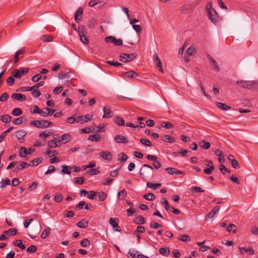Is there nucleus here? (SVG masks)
I'll return each instance as SVG.
<instances>
[{
  "instance_id": "obj_1",
  "label": "nucleus",
  "mask_w": 258,
  "mask_h": 258,
  "mask_svg": "<svg viewBox=\"0 0 258 258\" xmlns=\"http://www.w3.org/2000/svg\"><path fill=\"white\" fill-rule=\"evenodd\" d=\"M139 174L141 177L144 180L151 179L153 176V168L148 164H143L140 169Z\"/></svg>"
},
{
  "instance_id": "obj_2",
  "label": "nucleus",
  "mask_w": 258,
  "mask_h": 258,
  "mask_svg": "<svg viewBox=\"0 0 258 258\" xmlns=\"http://www.w3.org/2000/svg\"><path fill=\"white\" fill-rule=\"evenodd\" d=\"M236 84L240 87L251 90L255 88L257 82L254 81L238 80Z\"/></svg>"
},
{
  "instance_id": "obj_3",
  "label": "nucleus",
  "mask_w": 258,
  "mask_h": 258,
  "mask_svg": "<svg viewBox=\"0 0 258 258\" xmlns=\"http://www.w3.org/2000/svg\"><path fill=\"white\" fill-rule=\"evenodd\" d=\"M52 123V122L46 120H34L30 122V125L38 128H45L49 127Z\"/></svg>"
},
{
  "instance_id": "obj_4",
  "label": "nucleus",
  "mask_w": 258,
  "mask_h": 258,
  "mask_svg": "<svg viewBox=\"0 0 258 258\" xmlns=\"http://www.w3.org/2000/svg\"><path fill=\"white\" fill-rule=\"evenodd\" d=\"M78 33L80 36V40L85 44L89 43V40L86 36L87 33L85 27L83 25H80L78 28Z\"/></svg>"
},
{
  "instance_id": "obj_5",
  "label": "nucleus",
  "mask_w": 258,
  "mask_h": 258,
  "mask_svg": "<svg viewBox=\"0 0 258 258\" xmlns=\"http://www.w3.org/2000/svg\"><path fill=\"white\" fill-rule=\"evenodd\" d=\"M137 56V53H133L131 54H127L122 53L119 55V60L122 62H130L134 60Z\"/></svg>"
},
{
  "instance_id": "obj_6",
  "label": "nucleus",
  "mask_w": 258,
  "mask_h": 258,
  "mask_svg": "<svg viewBox=\"0 0 258 258\" xmlns=\"http://www.w3.org/2000/svg\"><path fill=\"white\" fill-rule=\"evenodd\" d=\"M28 72V69L27 68H20L19 70L16 69L12 71L11 74L16 78H20Z\"/></svg>"
},
{
  "instance_id": "obj_7",
  "label": "nucleus",
  "mask_w": 258,
  "mask_h": 258,
  "mask_svg": "<svg viewBox=\"0 0 258 258\" xmlns=\"http://www.w3.org/2000/svg\"><path fill=\"white\" fill-rule=\"evenodd\" d=\"M148 160L153 161V166L156 169H158L161 167V163L157 160V157L153 155H148L146 156Z\"/></svg>"
},
{
  "instance_id": "obj_8",
  "label": "nucleus",
  "mask_w": 258,
  "mask_h": 258,
  "mask_svg": "<svg viewBox=\"0 0 258 258\" xmlns=\"http://www.w3.org/2000/svg\"><path fill=\"white\" fill-rule=\"evenodd\" d=\"M35 149L32 147L28 148V150L25 147H22L20 148L19 156L21 157H25L27 155L33 153Z\"/></svg>"
},
{
  "instance_id": "obj_9",
  "label": "nucleus",
  "mask_w": 258,
  "mask_h": 258,
  "mask_svg": "<svg viewBox=\"0 0 258 258\" xmlns=\"http://www.w3.org/2000/svg\"><path fill=\"white\" fill-rule=\"evenodd\" d=\"M93 116L90 114H87L85 116L81 115L77 117L76 122L83 124L92 119Z\"/></svg>"
},
{
  "instance_id": "obj_10",
  "label": "nucleus",
  "mask_w": 258,
  "mask_h": 258,
  "mask_svg": "<svg viewBox=\"0 0 258 258\" xmlns=\"http://www.w3.org/2000/svg\"><path fill=\"white\" fill-rule=\"evenodd\" d=\"M119 220L116 218H110L109 219V223L112 226L115 231L117 232L121 231L120 228L118 226Z\"/></svg>"
},
{
  "instance_id": "obj_11",
  "label": "nucleus",
  "mask_w": 258,
  "mask_h": 258,
  "mask_svg": "<svg viewBox=\"0 0 258 258\" xmlns=\"http://www.w3.org/2000/svg\"><path fill=\"white\" fill-rule=\"evenodd\" d=\"M153 59H154V62H155V63L156 64V68L159 70V71L160 72L163 73L164 72V71H163V70L162 69V67L161 61L159 57H158V56L156 54H155L154 55Z\"/></svg>"
},
{
  "instance_id": "obj_12",
  "label": "nucleus",
  "mask_w": 258,
  "mask_h": 258,
  "mask_svg": "<svg viewBox=\"0 0 258 258\" xmlns=\"http://www.w3.org/2000/svg\"><path fill=\"white\" fill-rule=\"evenodd\" d=\"M19 164L17 166V167L14 170V172H18L23 169L28 167L30 166V164L25 162H19Z\"/></svg>"
},
{
  "instance_id": "obj_13",
  "label": "nucleus",
  "mask_w": 258,
  "mask_h": 258,
  "mask_svg": "<svg viewBox=\"0 0 258 258\" xmlns=\"http://www.w3.org/2000/svg\"><path fill=\"white\" fill-rule=\"evenodd\" d=\"M207 13L208 14L209 18L213 23H215L217 22L218 16L217 12L215 10H214L211 12H208Z\"/></svg>"
},
{
  "instance_id": "obj_14",
  "label": "nucleus",
  "mask_w": 258,
  "mask_h": 258,
  "mask_svg": "<svg viewBox=\"0 0 258 258\" xmlns=\"http://www.w3.org/2000/svg\"><path fill=\"white\" fill-rule=\"evenodd\" d=\"M165 170L170 175H179L183 173L182 171L172 167L166 168Z\"/></svg>"
},
{
  "instance_id": "obj_15",
  "label": "nucleus",
  "mask_w": 258,
  "mask_h": 258,
  "mask_svg": "<svg viewBox=\"0 0 258 258\" xmlns=\"http://www.w3.org/2000/svg\"><path fill=\"white\" fill-rule=\"evenodd\" d=\"M99 155L106 160L111 161L112 160V154L109 151H102L99 153Z\"/></svg>"
},
{
  "instance_id": "obj_16",
  "label": "nucleus",
  "mask_w": 258,
  "mask_h": 258,
  "mask_svg": "<svg viewBox=\"0 0 258 258\" xmlns=\"http://www.w3.org/2000/svg\"><path fill=\"white\" fill-rule=\"evenodd\" d=\"M83 9L80 7L78 9L75 15V21L77 23H79L82 19V15L83 14Z\"/></svg>"
},
{
  "instance_id": "obj_17",
  "label": "nucleus",
  "mask_w": 258,
  "mask_h": 258,
  "mask_svg": "<svg viewBox=\"0 0 258 258\" xmlns=\"http://www.w3.org/2000/svg\"><path fill=\"white\" fill-rule=\"evenodd\" d=\"M139 74L133 71H128L125 73H123L121 75V77L125 78V77H128L130 78H134L135 77H138Z\"/></svg>"
},
{
  "instance_id": "obj_18",
  "label": "nucleus",
  "mask_w": 258,
  "mask_h": 258,
  "mask_svg": "<svg viewBox=\"0 0 258 258\" xmlns=\"http://www.w3.org/2000/svg\"><path fill=\"white\" fill-rule=\"evenodd\" d=\"M15 135L20 142L23 143L24 141L23 138L26 136V133L24 130H19L15 133Z\"/></svg>"
},
{
  "instance_id": "obj_19",
  "label": "nucleus",
  "mask_w": 258,
  "mask_h": 258,
  "mask_svg": "<svg viewBox=\"0 0 258 258\" xmlns=\"http://www.w3.org/2000/svg\"><path fill=\"white\" fill-rule=\"evenodd\" d=\"M114 141L118 144L126 143L128 141L124 136L116 135L114 137Z\"/></svg>"
},
{
  "instance_id": "obj_20",
  "label": "nucleus",
  "mask_w": 258,
  "mask_h": 258,
  "mask_svg": "<svg viewBox=\"0 0 258 258\" xmlns=\"http://www.w3.org/2000/svg\"><path fill=\"white\" fill-rule=\"evenodd\" d=\"M12 98L18 101H25L26 97L25 95L20 93H14L12 95Z\"/></svg>"
},
{
  "instance_id": "obj_21",
  "label": "nucleus",
  "mask_w": 258,
  "mask_h": 258,
  "mask_svg": "<svg viewBox=\"0 0 258 258\" xmlns=\"http://www.w3.org/2000/svg\"><path fill=\"white\" fill-rule=\"evenodd\" d=\"M220 207L219 206H215L213 209L207 215L208 218H211L214 217V216L220 210Z\"/></svg>"
},
{
  "instance_id": "obj_22",
  "label": "nucleus",
  "mask_w": 258,
  "mask_h": 258,
  "mask_svg": "<svg viewBox=\"0 0 258 258\" xmlns=\"http://www.w3.org/2000/svg\"><path fill=\"white\" fill-rule=\"evenodd\" d=\"M161 139L164 142L170 143H173L175 141V139L173 137L167 135H164L161 136Z\"/></svg>"
},
{
  "instance_id": "obj_23",
  "label": "nucleus",
  "mask_w": 258,
  "mask_h": 258,
  "mask_svg": "<svg viewBox=\"0 0 258 258\" xmlns=\"http://www.w3.org/2000/svg\"><path fill=\"white\" fill-rule=\"evenodd\" d=\"M103 117L104 118H110L113 116V113L110 111V110L109 108L104 107L103 109Z\"/></svg>"
},
{
  "instance_id": "obj_24",
  "label": "nucleus",
  "mask_w": 258,
  "mask_h": 258,
  "mask_svg": "<svg viewBox=\"0 0 258 258\" xmlns=\"http://www.w3.org/2000/svg\"><path fill=\"white\" fill-rule=\"evenodd\" d=\"M114 122L118 125L123 126L125 125L124 120L123 119L118 116H115L113 118Z\"/></svg>"
},
{
  "instance_id": "obj_25",
  "label": "nucleus",
  "mask_w": 258,
  "mask_h": 258,
  "mask_svg": "<svg viewBox=\"0 0 258 258\" xmlns=\"http://www.w3.org/2000/svg\"><path fill=\"white\" fill-rule=\"evenodd\" d=\"M134 222L135 223L139 225L144 224L146 222L145 218L141 216H138L136 217L135 218Z\"/></svg>"
},
{
  "instance_id": "obj_26",
  "label": "nucleus",
  "mask_w": 258,
  "mask_h": 258,
  "mask_svg": "<svg viewBox=\"0 0 258 258\" xmlns=\"http://www.w3.org/2000/svg\"><path fill=\"white\" fill-rule=\"evenodd\" d=\"M100 135L98 134H96L95 135H90L88 138V140L91 141L98 142L100 141Z\"/></svg>"
},
{
  "instance_id": "obj_27",
  "label": "nucleus",
  "mask_w": 258,
  "mask_h": 258,
  "mask_svg": "<svg viewBox=\"0 0 258 258\" xmlns=\"http://www.w3.org/2000/svg\"><path fill=\"white\" fill-rule=\"evenodd\" d=\"M216 105L222 110L226 111L231 108V107L227 105L225 103H220L219 102H217L215 103Z\"/></svg>"
},
{
  "instance_id": "obj_28",
  "label": "nucleus",
  "mask_w": 258,
  "mask_h": 258,
  "mask_svg": "<svg viewBox=\"0 0 258 258\" xmlns=\"http://www.w3.org/2000/svg\"><path fill=\"white\" fill-rule=\"evenodd\" d=\"M12 117L8 114L2 115L0 117V120L5 123L10 122L11 120Z\"/></svg>"
},
{
  "instance_id": "obj_29",
  "label": "nucleus",
  "mask_w": 258,
  "mask_h": 258,
  "mask_svg": "<svg viewBox=\"0 0 258 258\" xmlns=\"http://www.w3.org/2000/svg\"><path fill=\"white\" fill-rule=\"evenodd\" d=\"M71 136L69 134H66L61 136V141L63 144H66L71 141Z\"/></svg>"
},
{
  "instance_id": "obj_30",
  "label": "nucleus",
  "mask_w": 258,
  "mask_h": 258,
  "mask_svg": "<svg viewBox=\"0 0 258 258\" xmlns=\"http://www.w3.org/2000/svg\"><path fill=\"white\" fill-rule=\"evenodd\" d=\"M208 58L214 64V70L217 72L219 71V68L216 60L210 55H208Z\"/></svg>"
},
{
  "instance_id": "obj_31",
  "label": "nucleus",
  "mask_w": 258,
  "mask_h": 258,
  "mask_svg": "<svg viewBox=\"0 0 258 258\" xmlns=\"http://www.w3.org/2000/svg\"><path fill=\"white\" fill-rule=\"evenodd\" d=\"M145 232V228L142 226H138L137 228V230L134 232V235H136L138 236V239L140 238V236L138 235V233H143Z\"/></svg>"
},
{
  "instance_id": "obj_32",
  "label": "nucleus",
  "mask_w": 258,
  "mask_h": 258,
  "mask_svg": "<svg viewBox=\"0 0 258 258\" xmlns=\"http://www.w3.org/2000/svg\"><path fill=\"white\" fill-rule=\"evenodd\" d=\"M77 225L80 228H86L88 225V222L84 219L78 222Z\"/></svg>"
},
{
  "instance_id": "obj_33",
  "label": "nucleus",
  "mask_w": 258,
  "mask_h": 258,
  "mask_svg": "<svg viewBox=\"0 0 258 258\" xmlns=\"http://www.w3.org/2000/svg\"><path fill=\"white\" fill-rule=\"evenodd\" d=\"M199 145L201 147L203 148L204 149H208L210 148L211 144L209 142H207L205 140H203L199 143Z\"/></svg>"
},
{
  "instance_id": "obj_34",
  "label": "nucleus",
  "mask_w": 258,
  "mask_h": 258,
  "mask_svg": "<svg viewBox=\"0 0 258 258\" xmlns=\"http://www.w3.org/2000/svg\"><path fill=\"white\" fill-rule=\"evenodd\" d=\"M40 39L43 42H51L53 41V37L49 35H43L41 36Z\"/></svg>"
},
{
  "instance_id": "obj_35",
  "label": "nucleus",
  "mask_w": 258,
  "mask_h": 258,
  "mask_svg": "<svg viewBox=\"0 0 258 258\" xmlns=\"http://www.w3.org/2000/svg\"><path fill=\"white\" fill-rule=\"evenodd\" d=\"M50 232V228L49 227L46 228L44 231L42 232L41 235V238L42 239H45L47 238Z\"/></svg>"
},
{
  "instance_id": "obj_36",
  "label": "nucleus",
  "mask_w": 258,
  "mask_h": 258,
  "mask_svg": "<svg viewBox=\"0 0 258 258\" xmlns=\"http://www.w3.org/2000/svg\"><path fill=\"white\" fill-rule=\"evenodd\" d=\"M159 252L162 255L167 256L170 253V250L168 247H162L159 249Z\"/></svg>"
},
{
  "instance_id": "obj_37",
  "label": "nucleus",
  "mask_w": 258,
  "mask_h": 258,
  "mask_svg": "<svg viewBox=\"0 0 258 258\" xmlns=\"http://www.w3.org/2000/svg\"><path fill=\"white\" fill-rule=\"evenodd\" d=\"M71 73L70 72L66 73H61L59 75L58 78L59 79H69L71 78Z\"/></svg>"
},
{
  "instance_id": "obj_38",
  "label": "nucleus",
  "mask_w": 258,
  "mask_h": 258,
  "mask_svg": "<svg viewBox=\"0 0 258 258\" xmlns=\"http://www.w3.org/2000/svg\"><path fill=\"white\" fill-rule=\"evenodd\" d=\"M196 50L195 48L193 46H189L186 51V54H187L188 55L191 56L195 53H196Z\"/></svg>"
},
{
  "instance_id": "obj_39",
  "label": "nucleus",
  "mask_w": 258,
  "mask_h": 258,
  "mask_svg": "<svg viewBox=\"0 0 258 258\" xmlns=\"http://www.w3.org/2000/svg\"><path fill=\"white\" fill-rule=\"evenodd\" d=\"M143 198L148 201H152L155 199V197L153 193H149L144 195Z\"/></svg>"
},
{
  "instance_id": "obj_40",
  "label": "nucleus",
  "mask_w": 258,
  "mask_h": 258,
  "mask_svg": "<svg viewBox=\"0 0 258 258\" xmlns=\"http://www.w3.org/2000/svg\"><path fill=\"white\" fill-rule=\"evenodd\" d=\"M161 183H153L150 182L147 183V186L149 188L156 189L161 186Z\"/></svg>"
},
{
  "instance_id": "obj_41",
  "label": "nucleus",
  "mask_w": 258,
  "mask_h": 258,
  "mask_svg": "<svg viewBox=\"0 0 258 258\" xmlns=\"http://www.w3.org/2000/svg\"><path fill=\"white\" fill-rule=\"evenodd\" d=\"M12 113L14 116H18L21 115L23 113V111L20 108H16L13 109Z\"/></svg>"
},
{
  "instance_id": "obj_42",
  "label": "nucleus",
  "mask_w": 258,
  "mask_h": 258,
  "mask_svg": "<svg viewBox=\"0 0 258 258\" xmlns=\"http://www.w3.org/2000/svg\"><path fill=\"white\" fill-rule=\"evenodd\" d=\"M62 169L61 172L64 174H67L68 175H70L71 173V172L69 170L70 167L69 166L67 165H62L61 166Z\"/></svg>"
},
{
  "instance_id": "obj_43",
  "label": "nucleus",
  "mask_w": 258,
  "mask_h": 258,
  "mask_svg": "<svg viewBox=\"0 0 258 258\" xmlns=\"http://www.w3.org/2000/svg\"><path fill=\"white\" fill-rule=\"evenodd\" d=\"M5 233L7 234H10L11 236L15 235L17 233V230L16 228H11L8 230H6L4 231Z\"/></svg>"
},
{
  "instance_id": "obj_44",
  "label": "nucleus",
  "mask_w": 258,
  "mask_h": 258,
  "mask_svg": "<svg viewBox=\"0 0 258 258\" xmlns=\"http://www.w3.org/2000/svg\"><path fill=\"white\" fill-rule=\"evenodd\" d=\"M162 127H164L166 129L172 128L173 127V125L170 122H162L161 123Z\"/></svg>"
},
{
  "instance_id": "obj_45",
  "label": "nucleus",
  "mask_w": 258,
  "mask_h": 258,
  "mask_svg": "<svg viewBox=\"0 0 258 258\" xmlns=\"http://www.w3.org/2000/svg\"><path fill=\"white\" fill-rule=\"evenodd\" d=\"M90 241L87 238H84L80 241V244L83 247H86L90 245Z\"/></svg>"
},
{
  "instance_id": "obj_46",
  "label": "nucleus",
  "mask_w": 258,
  "mask_h": 258,
  "mask_svg": "<svg viewBox=\"0 0 258 258\" xmlns=\"http://www.w3.org/2000/svg\"><path fill=\"white\" fill-rule=\"evenodd\" d=\"M140 141L142 144L146 146L150 147L152 145L151 142L150 141V140L148 139L141 138L140 139Z\"/></svg>"
},
{
  "instance_id": "obj_47",
  "label": "nucleus",
  "mask_w": 258,
  "mask_h": 258,
  "mask_svg": "<svg viewBox=\"0 0 258 258\" xmlns=\"http://www.w3.org/2000/svg\"><path fill=\"white\" fill-rule=\"evenodd\" d=\"M74 181L75 184H82L84 182V179L83 177H77L74 179Z\"/></svg>"
},
{
  "instance_id": "obj_48",
  "label": "nucleus",
  "mask_w": 258,
  "mask_h": 258,
  "mask_svg": "<svg viewBox=\"0 0 258 258\" xmlns=\"http://www.w3.org/2000/svg\"><path fill=\"white\" fill-rule=\"evenodd\" d=\"M227 230L229 232H232L233 233H234L236 230V227L234 224H230L228 226Z\"/></svg>"
},
{
  "instance_id": "obj_49",
  "label": "nucleus",
  "mask_w": 258,
  "mask_h": 258,
  "mask_svg": "<svg viewBox=\"0 0 258 258\" xmlns=\"http://www.w3.org/2000/svg\"><path fill=\"white\" fill-rule=\"evenodd\" d=\"M178 239L183 242L189 241L190 240L189 236L187 235H182L180 237L178 238Z\"/></svg>"
},
{
  "instance_id": "obj_50",
  "label": "nucleus",
  "mask_w": 258,
  "mask_h": 258,
  "mask_svg": "<svg viewBox=\"0 0 258 258\" xmlns=\"http://www.w3.org/2000/svg\"><path fill=\"white\" fill-rule=\"evenodd\" d=\"M219 169L223 174H225L226 172L230 173V171L228 170L226 166L223 164L219 165Z\"/></svg>"
},
{
  "instance_id": "obj_51",
  "label": "nucleus",
  "mask_w": 258,
  "mask_h": 258,
  "mask_svg": "<svg viewBox=\"0 0 258 258\" xmlns=\"http://www.w3.org/2000/svg\"><path fill=\"white\" fill-rule=\"evenodd\" d=\"M2 185L1 186V188H4L7 185L10 184V180L7 178L6 179H3L1 181Z\"/></svg>"
},
{
  "instance_id": "obj_52",
  "label": "nucleus",
  "mask_w": 258,
  "mask_h": 258,
  "mask_svg": "<svg viewBox=\"0 0 258 258\" xmlns=\"http://www.w3.org/2000/svg\"><path fill=\"white\" fill-rule=\"evenodd\" d=\"M162 225H160V224H158V223L154 222V221H152L150 223V227L151 228L158 229L159 228L162 227Z\"/></svg>"
},
{
  "instance_id": "obj_53",
  "label": "nucleus",
  "mask_w": 258,
  "mask_h": 258,
  "mask_svg": "<svg viewBox=\"0 0 258 258\" xmlns=\"http://www.w3.org/2000/svg\"><path fill=\"white\" fill-rule=\"evenodd\" d=\"M128 159V156L125 153L122 152L120 154V157L118 158V161H125Z\"/></svg>"
},
{
  "instance_id": "obj_54",
  "label": "nucleus",
  "mask_w": 258,
  "mask_h": 258,
  "mask_svg": "<svg viewBox=\"0 0 258 258\" xmlns=\"http://www.w3.org/2000/svg\"><path fill=\"white\" fill-rule=\"evenodd\" d=\"M14 77L12 76L7 78L6 82L8 85L12 86L14 84L15 80Z\"/></svg>"
},
{
  "instance_id": "obj_55",
  "label": "nucleus",
  "mask_w": 258,
  "mask_h": 258,
  "mask_svg": "<svg viewBox=\"0 0 258 258\" xmlns=\"http://www.w3.org/2000/svg\"><path fill=\"white\" fill-rule=\"evenodd\" d=\"M161 202L162 204H164L165 205V209L166 210H169L170 209V205H169V203L168 201L166 200L165 198H162L161 199Z\"/></svg>"
},
{
  "instance_id": "obj_56",
  "label": "nucleus",
  "mask_w": 258,
  "mask_h": 258,
  "mask_svg": "<svg viewBox=\"0 0 258 258\" xmlns=\"http://www.w3.org/2000/svg\"><path fill=\"white\" fill-rule=\"evenodd\" d=\"M23 52H24V51L23 50H20L17 51L15 53V60H14V62L15 63H16L18 61V60L20 59V57H19V55L20 54L23 53Z\"/></svg>"
},
{
  "instance_id": "obj_57",
  "label": "nucleus",
  "mask_w": 258,
  "mask_h": 258,
  "mask_svg": "<svg viewBox=\"0 0 258 258\" xmlns=\"http://www.w3.org/2000/svg\"><path fill=\"white\" fill-rule=\"evenodd\" d=\"M126 195L127 192L125 189H123L120 191L118 194V197L122 200H123V199L126 196Z\"/></svg>"
},
{
  "instance_id": "obj_58",
  "label": "nucleus",
  "mask_w": 258,
  "mask_h": 258,
  "mask_svg": "<svg viewBox=\"0 0 258 258\" xmlns=\"http://www.w3.org/2000/svg\"><path fill=\"white\" fill-rule=\"evenodd\" d=\"M100 201H104L107 197V194L104 191L98 192Z\"/></svg>"
},
{
  "instance_id": "obj_59",
  "label": "nucleus",
  "mask_w": 258,
  "mask_h": 258,
  "mask_svg": "<svg viewBox=\"0 0 258 258\" xmlns=\"http://www.w3.org/2000/svg\"><path fill=\"white\" fill-rule=\"evenodd\" d=\"M115 38V37H114V36H109L106 37L105 38V41L106 43H114Z\"/></svg>"
},
{
  "instance_id": "obj_60",
  "label": "nucleus",
  "mask_w": 258,
  "mask_h": 258,
  "mask_svg": "<svg viewBox=\"0 0 258 258\" xmlns=\"http://www.w3.org/2000/svg\"><path fill=\"white\" fill-rule=\"evenodd\" d=\"M37 250V247L34 245H31L27 249V251L29 253H34Z\"/></svg>"
},
{
  "instance_id": "obj_61",
  "label": "nucleus",
  "mask_w": 258,
  "mask_h": 258,
  "mask_svg": "<svg viewBox=\"0 0 258 258\" xmlns=\"http://www.w3.org/2000/svg\"><path fill=\"white\" fill-rule=\"evenodd\" d=\"M48 146L50 148H54L58 146L55 140H50L48 142Z\"/></svg>"
},
{
  "instance_id": "obj_62",
  "label": "nucleus",
  "mask_w": 258,
  "mask_h": 258,
  "mask_svg": "<svg viewBox=\"0 0 258 258\" xmlns=\"http://www.w3.org/2000/svg\"><path fill=\"white\" fill-rule=\"evenodd\" d=\"M38 185V182L36 181H33L31 185H29L28 189L29 190H33L35 189Z\"/></svg>"
},
{
  "instance_id": "obj_63",
  "label": "nucleus",
  "mask_w": 258,
  "mask_h": 258,
  "mask_svg": "<svg viewBox=\"0 0 258 258\" xmlns=\"http://www.w3.org/2000/svg\"><path fill=\"white\" fill-rule=\"evenodd\" d=\"M31 162L33 163L32 166H36L42 162V159L40 158H35Z\"/></svg>"
},
{
  "instance_id": "obj_64",
  "label": "nucleus",
  "mask_w": 258,
  "mask_h": 258,
  "mask_svg": "<svg viewBox=\"0 0 258 258\" xmlns=\"http://www.w3.org/2000/svg\"><path fill=\"white\" fill-rule=\"evenodd\" d=\"M138 252V251H137L134 249H130L129 250L128 254H130L132 257L135 258L136 257V254Z\"/></svg>"
}]
</instances>
